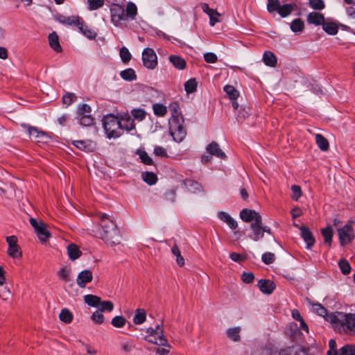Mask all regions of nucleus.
<instances>
[{
	"label": "nucleus",
	"mask_w": 355,
	"mask_h": 355,
	"mask_svg": "<svg viewBox=\"0 0 355 355\" xmlns=\"http://www.w3.org/2000/svg\"><path fill=\"white\" fill-rule=\"evenodd\" d=\"M248 236L254 241H257L263 237L262 221L250 224Z\"/></svg>",
	"instance_id": "9d476101"
},
{
	"label": "nucleus",
	"mask_w": 355,
	"mask_h": 355,
	"mask_svg": "<svg viewBox=\"0 0 355 355\" xmlns=\"http://www.w3.org/2000/svg\"><path fill=\"white\" fill-rule=\"evenodd\" d=\"M81 17L79 16H64L59 15L57 16L56 19L62 24L78 26L81 24Z\"/></svg>",
	"instance_id": "9b49d317"
},
{
	"label": "nucleus",
	"mask_w": 355,
	"mask_h": 355,
	"mask_svg": "<svg viewBox=\"0 0 355 355\" xmlns=\"http://www.w3.org/2000/svg\"><path fill=\"white\" fill-rule=\"evenodd\" d=\"M307 22L315 26L322 25L324 17L322 14L317 12H311L307 16Z\"/></svg>",
	"instance_id": "2eb2a0df"
},
{
	"label": "nucleus",
	"mask_w": 355,
	"mask_h": 355,
	"mask_svg": "<svg viewBox=\"0 0 355 355\" xmlns=\"http://www.w3.org/2000/svg\"><path fill=\"white\" fill-rule=\"evenodd\" d=\"M133 119L138 120L139 121H143L146 116V112L143 109H133L131 111Z\"/></svg>",
	"instance_id": "49530a36"
},
{
	"label": "nucleus",
	"mask_w": 355,
	"mask_h": 355,
	"mask_svg": "<svg viewBox=\"0 0 355 355\" xmlns=\"http://www.w3.org/2000/svg\"><path fill=\"white\" fill-rule=\"evenodd\" d=\"M60 320L65 323H70L73 319L72 313L67 309H63L59 315Z\"/></svg>",
	"instance_id": "a18cd8bd"
},
{
	"label": "nucleus",
	"mask_w": 355,
	"mask_h": 355,
	"mask_svg": "<svg viewBox=\"0 0 355 355\" xmlns=\"http://www.w3.org/2000/svg\"><path fill=\"white\" fill-rule=\"evenodd\" d=\"M309 6L314 10H322L324 8V3L322 0H309Z\"/></svg>",
	"instance_id": "052dcab7"
},
{
	"label": "nucleus",
	"mask_w": 355,
	"mask_h": 355,
	"mask_svg": "<svg viewBox=\"0 0 355 355\" xmlns=\"http://www.w3.org/2000/svg\"><path fill=\"white\" fill-rule=\"evenodd\" d=\"M146 320V313L144 309H137L133 318V322L135 324H141Z\"/></svg>",
	"instance_id": "bb28decb"
},
{
	"label": "nucleus",
	"mask_w": 355,
	"mask_h": 355,
	"mask_svg": "<svg viewBox=\"0 0 355 355\" xmlns=\"http://www.w3.org/2000/svg\"><path fill=\"white\" fill-rule=\"evenodd\" d=\"M241 328V327H234L230 328L227 331V336L232 340L236 342L239 341L241 338L240 332Z\"/></svg>",
	"instance_id": "ea45409f"
},
{
	"label": "nucleus",
	"mask_w": 355,
	"mask_h": 355,
	"mask_svg": "<svg viewBox=\"0 0 355 355\" xmlns=\"http://www.w3.org/2000/svg\"><path fill=\"white\" fill-rule=\"evenodd\" d=\"M119 119L120 121H122L123 131L125 130L126 131L130 132L135 129V123L134 119L129 114H125Z\"/></svg>",
	"instance_id": "a211bd4d"
},
{
	"label": "nucleus",
	"mask_w": 355,
	"mask_h": 355,
	"mask_svg": "<svg viewBox=\"0 0 355 355\" xmlns=\"http://www.w3.org/2000/svg\"><path fill=\"white\" fill-rule=\"evenodd\" d=\"M8 254L12 258H20L21 257V252L18 245L9 246L8 249Z\"/></svg>",
	"instance_id": "4d7b16f0"
},
{
	"label": "nucleus",
	"mask_w": 355,
	"mask_h": 355,
	"mask_svg": "<svg viewBox=\"0 0 355 355\" xmlns=\"http://www.w3.org/2000/svg\"><path fill=\"white\" fill-rule=\"evenodd\" d=\"M104 0H87L88 9L89 10H97L103 6Z\"/></svg>",
	"instance_id": "3c124183"
},
{
	"label": "nucleus",
	"mask_w": 355,
	"mask_h": 355,
	"mask_svg": "<svg viewBox=\"0 0 355 355\" xmlns=\"http://www.w3.org/2000/svg\"><path fill=\"white\" fill-rule=\"evenodd\" d=\"M290 28L294 33L302 32L304 28V23L301 19L297 18L291 21Z\"/></svg>",
	"instance_id": "72a5a7b5"
},
{
	"label": "nucleus",
	"mask_w": 355,
	"mask_h": 355,
	"mask_svg": "<svg viewBox=\"0 0 355 355\" xmlns=\"http://www.w3.org/2000/svg\"><path fill=\"white\" fill-rule=\"evenodd\" d=\"M27 128L30 137L37 142H40V139L46 137V134L42 131H39L37 128L28 125Z\"/></svg>",
	"instance_id": "b1692460"
},
{
	"label": "nucleus",
	"mask_w": 355,
	"mask_h": 355,
	"mask_svg": "<svg viewBox=\"0 0 355 355\" xmlns=\"http://www.w3.org/2000/svg\"><path fill=\"white\" fill-rule=\"evenodd\" d=\"M119 54L121 60L123 63H128L131 60V53H130L129 50L125 46L121 48Z\"/></svg>",
	"instance_id": "864d4df0"
},
{
	"label": "nucleus",
	"mask_w": 355,
	"mask_h": 355,
	"mask_svg": "<svg viewBox=\"0 0 355 355\" xmlns=\"http://www.w3.org/2000/svg\"><path fill=\"white\" fill-rule=\"evenodd\" d=\"M257 286L260 291L265 294H270L275 289L273 282L267 279H260L258 282Z\"/></svg>",
	"instance_id": "dca6fc26"
},
{
	"label": "nucleus",
	"mask_w": 355,
	"mask_h": 355,
	"mask_svg": "<svg viewBox=\"0 0 355 355\" xmlns=\"http://www.w3.org/2000/svg\"><path fill=\"white\" fill-rule=\"evenodd\" d=\"M154 114L157 116H164L167 114V108L165 105L160 103H155L153 105Z\"/></svg>",
	"instance_id": "79ce46f5"
},
{
	"label": "nucleus",
	"mask_w": 355,
	"mask_h": 355,
	"mask_svg": "<svg viewBox=\"0 0 355 355\" xmlns=\"http://www.w3.org/2000/svg\"><path fill=\"white\" fill-rule=\"evenodd\" d=\"M67 254L71 261H75L82 255V252L78 246L74 243H70L67 247Z\"/></svg>",
	"instance_id": "6ab92c4d"
},
{
	"label": "nucleus",
	"mask_w": 355,
	"mask_h": 355,
	"mask_svg": "<svg viewBox=\"0 0 355 355\" xmlns=\"http://www.w3.org/2000/svg\"><path fill=\"white\" fill-rule=\"evenodd\" d=\"M263 60L266 65L273 67L277 64V58L275 54L269 51L264 53Z\"/></svg>",
	"instance_id": "a878e982"
},
{
	"label": "nucleus",
	"mask_w": 355,
	"mask_h": 355,
	"mask_svg": "<svg viewBox=\"0 0 355 355\" xmlns=\"http://www.w3.org/2000/svg\"><path fill=\"white\" fill-rule=\"evenodd\" d=\"M217 216L220 220L225 223L231 229L235 230L237 227V222L227 213L222 211H218Z\"/></svg>",
	"instance_id": "4468645a"
},
{
	"label": "nucleus",
	"mask_w": 355,
	"mask_h": 355,
	"mask_svg": "<svg viewBox=\"0 0 355 355\" xmlns=\"http://www.w3.org/2000/svg\"><path fill=\"white\" fill-rule=\"evenodd\" d=\"M323 30L329 35H336L338 31L337 25L334 22H325L322 24Z\"/></svg>",
	"instance_id": "c9c22d12"
},
{
	"label": "nucleus",
	"mask_w": 355,
	"mask_h": 355,
	"mask_svg": "<svg viewBox=\"0 0 355 355\" xmlns=\"http://www.w3.org/2000/svg\"><path fill=\"white\" fill-rule=\"evenodd\" d=\"M322 234L324 237V242L331 244L332 241L333 231L331 227H327L322 230Z\"/></svg>",
	"instance_id": "8fccbe9b"
},
{
	"label": "nucleus",
	"mask_w": 355,
	"mask_h": 355,
	"mask_svg": "<svg viewBox=\"0 0 355 355\" xmlns=\"http://www.w3.org/2000/svg\"><path fill=\"white\" fill-rule=\"evenodd\" d=\"M185 91L190 94L194 92L197 89V82L196 79L191 78L187 80L184 84Z\"/></svg>",
	"instance_id": "de8ad7c7"
},
{
	"label": "nucleus",
	"mask_w": 355,
	"mask_h": 355,
	"mask_svg": "<svg viewBox=\"0 0 355 355\" xmlns=\"http://www.w3.org/2000/svg\"><path fill=\"white\" fill-rule=\"evenodd\" d=\"M261 215L254 210L245 209V223H261Z\"/></svg>",
	"instance_id": "aec40b11"
},
{
	"label": "nucleus",
	"mask_w": 355,
	"mask_h": 355,
	"mask_svg": "<svg viewBox=\"0 0 355 355\" xmlns=\"http://www.w3.org/2000/svg\"><path fill=\"white\" fill-rule=\"evenodd\" d=\"M121 77L127 81H132L137 79V75L134 69L131 68L126 69L120 72Z\"/></svg>",
	"instance_id": "473e14b6"
},
{
	"label": "nucleus",
	"mask_w": 355,
	"mask_h": 355,
	"mask_svg": "<svg viewBox=\"0 0 355 355\" xmlns=\"http://www.w3.org/2000/svg\"><path fill=\"white\" fill-rule=\"evenodd\" d=\"M137 14V8L136 5L133 3H128L126 6L125 10V19H134Z\"/></svg>",
	"instance_id": "c85d7f7f"
},
{
	"label": "nucleus",
	"mask_w": 355,
	"mask_h": 355,
	"mask_svg": "<svg viewBox=\"0 0 355 355\" xmlns=\"http://www.w3.org/2000/svg\"><path fill=\"white\" fill-rule=\"evenodd\" d=\"M30 224L34 228V230L38 236L40 241L44 243L51 236V233L46 229V225L42 221H37L35 218H31Z\"/></svg>",
	"instance_id": "423d86ee"
},
{
	"label": "nucleus",
	"mask_w": 355,
	"mask_h": 355,
	"mask_svg": "<svg viewBox=\"0 0 355 355\" xmlns=\"http://www.w3.org/2000/svg\"><path fill=\"white\" fill-rule=\"evenodd\" d=\"M92 279V272L89 270H85L78 274L76 282L80 288H85L86 284L91 282Z\"/></svg>",
	"instance_id": "f8f14e48"
},
{
	"label": "nucleus",
	"mask_w": 355,
	"mask_h": 355,
	"mask_svg": "<svg viewBox=\"0 0 355 355\" xmlns=\"http://www.w3.org/2000/svg\"><path fill=\"white\" fill-rule=\"evenodd\" d=\"M338 355H355V345H344L339 349Z\"/></svg>",
	"instance_id": "c03bdc74"
},
{
	"label": "nucleus",
	"mask_w": 355,
	"mask_h": 355,
	"mask_svg": "<svg viewBox=\"0 0 355 355\" xmlns=\"http://www.w3.org/2000/svg\"><path fill=\"white\" fill-rule=\"evenodd\" d=\"M126 323V320L121 315H117L112 319L111 324L117 328L123 327Z\"/></svg>",
	"instance_id": "603ef678"
},
{
	"label": "nucleus",
	"mask_w": 355,
	"mask_h": 355,
	"mask_svg": "<svg viewBox=\"0 0 355 355\" xmlns=\"http://www.w3.org/2000/svg\"><path fill=\"white\" fill-rule=\"evenodd\" d=\"M291 189L292 191V199L295 201L298 200V199L302 196V194L300 187L298 185H292Z\"/></svg>",
	"instance_id": "bf43d9fd"
},
{
	"label": "nucleus",
	"mask_w": 355,
	"mask_h": 355,
	"mask_svg": "<svg viewBox=\"0 0 355 355\" xmlns=\"http://www.w3.org/2000/svg\"><path fill=\"white\" fill-rule=\"evenodd\" d=\"M171 252L176 257L177 264L180 267L183 266L184 265V259L181 255L179 247L176 243L173 244L171 248Z\"/></svg>",
	"instance_id": "f704fd0d"
},
{
	"label": "nucleus",
	"mask_w": 355,
	"mask_h": 355,
	"mask_svg": "<svg viewBox=\"0 0 355 355\" xmlns=\"http://www.w3.org/2000/svg\"><path fill=\"white\" fill-rule=\"evenodd\" d=\"M327 321L329 322L332 329L337 333L345 336L355 335V314L342 311L331 313Z\"/></svg>",
	"instance_id": "f257e3e1"
},
{
	"label": "nucleus",
	"mask_w": 355,
	"mask_h": 355,
	"mask_svg": "<svg viewBox=\"0 0 355 355\" xmlns=\"http://www.w3.org/2000/svg\"><path fill=\"white\" fill-rule=\"evenodd\" d=\"M125 10L119 4H114L110 8L111 21L115 26H119L121 21L125 19Z\"/></svg>",
	"instance_id": "1a4fd4ad"
},
{
	"label": "nucleus",
	"mask_w": 355,
	"mask_h": 355,
	"mask_svg": "<svg viewBox=\"0 0 355 355\" xmlns=\"http://www.w3.org/2000/svg\"><path fill=\"white\" fill-rule=\"evenodd\" d=\"M92 320L97 324H102L104 321V316L100 311H96L92 315Z\"/></svg>",
	"instance_id": "774afa93"
},
{
	"label": "nucleus",
	"mask_w": 355,
	"mask_h": 355,
	"mask_svg": "<svg viewBox=\"0 0 355 355\" xmlns=\"http://www.w3.org/2000/svg\"><path fill=\"white\" fill-rule=\"evenodd\" d=\"M103 126L107 137L116 139L123 135L122 121L119 116L107 114L103 118Z\"/></svg>",
	"instance_id": "7ed1b4c3"
},
{
	"label": "nucleus",
	"mask_w": 355,
	"mask_h": 355,
	"mask_svg": "<svg viewBox=\"0 0 355 355\" xmlns=\"http://www.w3.org/2000/svg\"><path fill=\"white\" fill-rule=\"evenodd\" d=\"M148 336L145 340L150 343L171 348L167 339L164 335V329L162 325L157 324L155 328L150 327L147 329Z\"/></svg>",
	"instance_id": "20e7f679"
},
{
	"label": "nucleus",
	"mask_w": 355,
	"mask_h": 355,
	"mask_svg": "<svg viewBox=\"0 0 355 355\" xmlns=\"http://www.w3.org/2000/svg\"><path fill=\"white\" fill-rule=\"evenodd\" d=\"M142 62L145 67L154 69L157 65V57L153 49L146 48L142 53Z\"/></svg>",
	"instance_id": "0eeeda50"
},
{
	"label": "nucleus",
	"mask_w": 355,
	"mask_h": 355,
	"mask_svg": "<svg viewBox=\"0 0 355 355\" xmlns=\"http://www.w3.org/2000/svg\"><path fill=\"white\" fill-rule=\"evenodd\" d=\"M280 355H308L304 349L296 348L294 347L286 348Z\"/></svg>",
	"instance_id": "4c0bfd02"
},
{
	"label": "nucleus",
	"mask_w": 355,
	"mask_h": 355,
	"mask_svg": "<svg viewBox=\"0 0 355 355\" xmlns=\"http://www.w3.org/2000/svg\"><path fill=\"white\" fill-rule=\"evenodd\" d=\"M184 183L185 187L191 192L195 193L196 191H200L201 189L200 184L195 180L187 179L184 180Z\"/></svg>",
	"instance_id": "e433bc0d"
},
{
	"label": "nucleus",
	"mask_w": 355,
	"mask_h": 355,
	"mask_svg": "<svg viewBox=\"0 0 355 355\" xmlns=\"http://www.w3.org/2000/svg\"><path fill=\"white\" fill-rule=\"evenodd\" d=\"M101 312L103 311H112L114 309V304L111 301H101L98 306Z\"/></svg>",
	"instance_id": "09e8293b"
},
{
	"label": "nucleus",
	"mask_w": 355,
	"mask_h": 355,
	"mask_svg": "<svg viewBox=\"0 0 355 355\" xmlns=\"http://www.w3.org/2000/svg\"><path fill=\"white\" fill-rule=\"evenodd\" d=\"M315 141L320 150L326 151L329 148V142L327 139L322 135L317 134L315 135Z\"/></svg>",
	"instance_id": "58836bf2"
},
{
	"label": "nucleus",
	"mask_w": 355,
	"mask_h": 355,
	"mask_svg": "<svg viewBox=\"0 0 355 355\" xmlns=\"http://www.w3.org/2000/svg\"><path fill=\"white\" fill-rule=\"evenodd\" d=\"M101 238L107 244L115 245L120 243V232L115 223L105 214L101 216Z\"/></svg>",
	"instance_id": "f03ea898"
},
{
	"label": "nucleus",
	"mask_w": 355,
	"mask_h": 355,
	"mask_svg": "<svg viewBox=\"0 0 355 355\" xmlns=\"http://www.w3.org/2000/svg\"><path fill=\"white\" fill-rule=\"evenodd\" d=\"M168 108L171 112V117L170 119L184 120V118L180 112L179 103L178 102H172L170 103Z\"/></svg>",
	"instance_id": "412c9836"
},
{
	"label": "nucleus",
	"mask_w": 355,
	"mask_h": 355,
	"mask_svg": "<svg viewBox=\"0 0 355 355\" xmlns=\"http://www.w3.org/2000/svg\"><path fill=\"white\" fill-rule=\"evenodd\" d=\"M301 236L306 244V248L309 249L313 245L315 239L309 230L302 226L300 228Z\"/></svg>",
	"instance_id": "f3484780"
},
{
	"label": "nucleus",
	"mask_w": 355,
	"mask_h": 355,
	"mask_svg": "<svg viewBox=\"0 0 355 355\" xmlns=\"http://www.w3.org/2000/svg\"><path fill=\"white\" fill-rule=\"evenodd\" d=\"M92 112L91 107L87 104L80 105L77 110V116L88 115Z\"/></svg>",
	"instance_id": "13d9d810"
},
{
	"label": "nucleus",
	"mask_w": 355,
	"mask_h": 355,
	"mask_svg": "<svg viewBox=\"0 0 355 355\" xmlns=\"http://www.w3.org/2000/svg\"><path fill=\"white\" fill-rule=\"evenodd\" d=\"M206 150L209 153V155L216 156L220 159H224L226 158L225 153L220 149L219 145L215 141H212L207 145Z\"/></svg>",
	"instance_id": "ddd939ff"
},
{
	"label": "nucleus",
	"mask_w": 355,
	"mask_h": 355,
	"mask_svg": "<svg viewBox=\"0 0 355 355\" xmlns=\"http://www.w3.org/2000/svg\"><path fill=\"white\" fill-rule=\"evenodd\" d=\"M169 132L176 142H181L187 135V130L184 127V120L169 119Z\"/></svg>",
	"instance_id": "39448f33"
},
{
	"label": "nucleus",
	"mask_w": 355,
	"mask_h": 355,
	"mask_svg": "<svg viewBox=\"0 0 355 355\" xmlns=\"http://www.w3.org/2000/svg\"><path fill=\"white\" fill-rule=\"evenodd\" d=\"M311 311L317 313L318 315L324 318L327 320L329 315L327 314V309L322 304L319 303L311 304Z\"/></svg>",
	"instance_id": "cd10ccee"
},
{
	"label": "nucleus",
	"mask_w": 355,
	"mask_h": 355,
	"mask_svg": "<svg viewBox=\"0 0 355 355\" xmlns=\"http://www.w3.org/2000/svg\"><path fill=\"white\" fill-rule=\"evenodd\" d=\"M275 254L272 252H266L262 257V261L266 264H270L275 261Z\"/></svg>",
	"instance_id": "69168bd1"
},
{
	"label": "nucleus",
	"mask_w": 355,
	"mask_h": 355,
	"mask_svg": "<svg viewBox=\"0 0 355 355\" xmlns=\"http://www.w3.org/2000/svg\"><path fill=\"white\" fill-rule=\"evenodd\" d=\"M293 10V6L291 3L284 4L282 6H279L278 9L276 10L277 12L282 17H285L288 16Z\"/></svg>",
	"instance_id": "37998d69"
},
{
	"label": "nucleus",
	"mask_w": 355,
	"mask_h": 355,
	"mask_svg": "<svg viewBox=\"0 0 355 355\" xmlns=\"http://www.w3.org/2000/svg\"><path fill=\"white\" fill-rule=\"evenodd\" d=\"M223 90L231 101L236 100L239 96V91L232 85H225Z\"/></svg>",
	"instance_id": "2f4dec72"
},
{
	"label": "nucleus",
	"mask_w": 355,
	"mask_h": 355,
	"mask_svg": "<svg viewBox=\"0 0 355 355\" xmlns=\"http://www.w3.org/2000/svg\"><path fill=\"white\" fill-rule=\"evenodd\" d=\"M137 154L139 155V158L141 162L146 165H152L153 164V159L149 157L148 153L144 150H139Z\"/></svg>",
	"instance_id": "6e6d98bb"
},
{
	"label": "nucleus",
	"mask_w": 355,
	"mask_h": 355,
	"mask_svg": "<svg viewBox=\"0 0 355 355\" xmlns=\"http://www.w3.org/2000/svg\"><path fill=\"white\" fill-rule=\"evenodd\" d=\"M338 266L340 269L341 272L343 275H347L351 271V266L349 263L345 259H341L338 262Z\"/></svg>",
	"instance_id": "5fc2aeb1"
},
{
	"label": "nucleus",
	"mask_w": 355,
	"mask_h": 355,
	"mask_svg": "<svg viewBox=\"0 0 355 355\" xmlns=\"http://www.w3.org/2000/svg\"><path fill=\"white\" fill-rule=\"evenodd\" d=\"M76 96L73 93H68L63 96L62 103L67 106L70 105L74 101H76Z\"/></svg>",
	"instance_id": "680f3d73"
},
{
	"label": "nucleus",
	"mask_w": 355,
	"mask_h": 355,
	"mask_svg": "<svg viewBox=\"0 0 355 355\" xmlns=\"http://www.w3.org/2000/svg\"><path fill=\"white\" fill-rule=\"evenodd\" d=\"M169 60L179 70H182L186 67L185 60L178 55H171L169 57Z\"/></svg>",
	"instance_id": "393cba45"
},
{
	"label": "nucleus",
	"mask_w": 355,
	"mask_h": 355,
	"mask_svg": "<svg viewBox=\"0 0 355 355\" xmlns=\"http://www.w3.org/2000/svg\"><path fill=\"white\" fill-rule=\"evenodd\" d=\"M176 192L174 189H169L164 193V199L171 202H175Z\"/></svg>",
	"instance_id": "0e129e2a"
},
{
	"label": "nucleus",
	"mask_w": 355,
	"mask_h": 355,
	"mask_svg": "<svg viewBox=\"0 0 355 355\" xmlns=\"http://www.w3.org/2000/svg\"><path fill=\"white\" fill-rule=\"evenodd\" d=\"M279 6V0H268L267 9L269 12L276 11Z\"/></svg>",
	"instance_id": "e2e57ef3"
},
{
	"label": "nucleus",
	"mask_w": 355,
	"mask_h": 355,
	"mask_svg": "<svg viewBox=\"0 0 355 355\" xmlns=\"http://www.w3.org/2000/svg\"><path fill=\"white\" fill-rule=\"evenodd\" d=\"M143 180L149 185L155 184L157 181V177L153 172L146 171L142 173Z\"/></svg>",
	"instance_id": "7c9ffc66"
},
{
	"label": "nucleus",
	"mask_w": 355,
	"mask_h": 355,
	"mask_svg": "<svg viewBox=\"0 0 355 355\" xmlns=\"http://www.w3.org/2000/svg\"><path fill=\"white\" fill-rule=\"evenodd\" d=\"M49 42L50 46L56 52L62 51V47L59 42L58 35L55 32H53L49 35Z\"/></svg>",
	"instance_id": "4be33fe9"
},
{
	"label": "nucleus",
	"mask_w": 355,
	"mask_h": 355,
	"mask_svg": "<svg viewBox=\"0 0 355 355\" xmlns=\"http://www.w3.org/2000/svg\"><path fill=\"white\" fill-rule=\"evenodd\" d=\"M77 27L78 28L79 31L87 38L90 40L96 38L97 35L96 33L94 30L89 28L87 26H86L83 19H81V24H80Z\"/></svg>",
	"instance_id": "5701e85b"
},
{
	"label": "nucleus",
	"mask_w": 355,
	"mask_h": 355,
	"mask_svg": "<svg viewBox=\"0 0 355 355\" xmlns=\"http://www.w3.org/2000/svg\"><path fill=\"white\" fill-rule=\"evenodd\" d=\"M84 301L90 306L98 307L101 302V297L94 295H86L84 296Z\"/></svg>",
	"instance_id": "c756f323"
},
{
	"label": "nucleus",
	"mask_w": 355,
	"mask_h": 355,
	"mask_svg": "<svg viewBox=\"0 0 355 355\" xmlns=\"http://www.w3.org/2000/svg\"><path fill=\"white\" fill-rule=\"evenodd\" d=\"M339 240L341 245L349 243L354 239L353 229L350 225L346 224L338 229Z\"/></svg>",
	"instance_id": "6e6552de"
},
{
	"label": "nucleus",
	"mask_w": 355,
	"mask_h": 355,
	"mask_svg": "<svg viewBox=\"0 0 355 355\" xmlns=\"http://www.w3.org/2000/svg\"><path fill=\"white\" fill-rule=\"evenodd\" d=\"M79 123L83 126H90L94 124V118L91 114L77 116Z\"/></svg>",
	"instance_id": "a19ab883"
},
{
	"label": "nucleus",
	"mask_w": 355,
	"mask_h": 355,
	"mask_svg": "<svg viewBox=\"0 0 355 355\" xmlns=\"http://www.w3.org/2000/svg\"><path fill=\"white\" fill-rule=\"evenodd\" d=\"M88 142L85 140H74L72 141L73 146L82 150H87L88 148Z\"/></svg>",
	"instance_id": "338daca9"
}]
</instances>
